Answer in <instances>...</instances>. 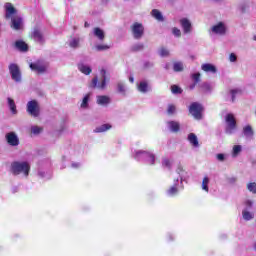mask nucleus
<instances>
[{"label":"nucleus","mask_w":256,"mask_h":256,"mask_svg":"<svg viewBox=\"0 0 256 256\" xmlns=\"http://www.w3.org/2000/svg\"><path fill=\"white\" fill-rule=\"evenodd\" d=\"M5 8V19H11L10 27L14 31H21L23 29V18L21 16H13L17 15V9L11 2H7L4 6Z\"/></svg>","instance_id":"f257e3e1"},{"label":"nucleus","mask_w":256,"mask_h":256,"mask_svg":"<svg viewBox=\"0 0 256 256\" xmlns=\"http://www.w3.org/2000/svg\"><path fill=\"white\" fill-rule=\"evenodd\" d=\"M11 171L13 175H21L23 173L25 177H29L31 166L27 162L14 161L11 163Z\"/></svg>","instance_id":"f03ea898"},{"label":"nucleus","mask_w":256,"mask_h":256,"mask_svg":"<svg viewBox=\"0 0 256 256\" xmlns=\"http://www.w3.org/2000/svg\"><path fill=\"white\" fill-rule=\"evenodd\" d=\"M101 75L103 77L101 83L98 84L99 83V78L97 76L94 77L92 79L90 85H89L90 89H101V90H103V89H105V87H107V76H106L107 71H105V69H102L101 70Z\"/></svg>","instance_id":"7ed1b4c3"},{"label":"nucleus","mask_w":256,"mask_h":256,"mask_svg":"<svg viewBox=\"0 0 256 256\" xmlns=\"http://www.w3.org/2000/svg\"><path fill=\"white\" fill-rule=\"evenodd\" d=\"M226 128L225 133L228 135H232L233 131L237 129V120L235 119V115L228 113L225 116Z\"/></svg>","instance_id":"20e7f679"},{"label":"nucleus","mask_w":256,"mask_h":256,"mask_svg":"<svg viewBox=\"0 0 256 256\" xmlns=\"http://www.w3.org/2000/svg\"><path fill=\"white\" fill-rule=\"evenodd\" d=\"M130 29L134 39L136 40L143 39V35H145V26H143V23L134 22L130 26Z\"/></svg>","instance_id":"39448f33"},{"label":"nucleus","mask_w":256,"mask_h":256,"mask_svg":"<svg viewBox=\"0 0 256 256\" xmlns=\"http://www.w3.org/2000/svg\"><path fill=\"white\" fill-rule=\"evenodd\" d=\"M189 113L198 121L203 119V105L198 102H193L189 107Z\"/></svg>","instance_id":"423d86ee"},{"label":"nucleus","mask_w":256,"mask_h":256,"mask_svg":"<svg viewBox=\"0 0 256 256\" xmlns=\"http://www.w3.org/2000/svg\"><path fill=\"white\" fill-rule=\"evenodd\" d=\"M8 69L12 80L16 83H21V69L19 68V65H17L16 63H11L8 66Z\"/></svg>","instance_id":"0eeeda50"},{"label":"nucleus","mask_w":256,"mask_h":256,"mask_svg":"<svg viewBox=\"0 0 256 256\" xmlns=\"http://www.w3.org/2000/svg\"><path fill=\"white\" fill-rule=\"evenodd\" d=\"M27 113H29V115H31L32 117H39L41 109L37 100H32L27 103Z\"/></svg>","instance_id":"6e6552de"},{"label":"nucleus","mask_w":256,"mask_h":256,"mask_svg":"<svg viewBox=\"0 0 256 256\" xmlns=\"http://www.w3.org/2000/svg\"><path fill=\"white\" fill-rule=\"evenodd\" d=\"M30 69L38 73V75H43L47 72V65L42 64L41 61L30 63Z\"/></svg>","instance_id":"1a4fd4ad"},{"label":"nucleus","mask_w":256,"mask_h":256,"mask_svg":"<svg viewBox=\"0 0 256 256\" xmlns=\"http://www.w3.org/2000/svg\"><path fill=\"white\" fill-rule=\"evenodd\" d=\"M34 41L40 43V45H44L45 38L43 37V32L39 28H34L31 34Z\"/></svg>","instance_id":"9d476101"},{"label":"nucleus","mask_w":256,"mask_h":256,"mask_svg":"<svg viewBox=\"0 0 256 256\" xmlns=\"http://www.w3.org/2000/svg\"><path fill=\"white\" fill-rule=\"evenodd\" d=\"M6 141L8 145H11V147H17V145H19V137H17V134H15V132L7 133Z\"/></svg>","instance_id":"9b49d317"},{"label":"nucleus","mask_w":256,"mask_h":256,"mask_svg":"<svg viewBox=\"0 0 256 256\" xmlns=\"http://www.w3.org/2000/svg\"><path fill=\"white\" fill-rule=\"evenodd\" d=\"M212 33H215V35H225V33H227L225 23L219 22L218 24L212 26Z\"/></svg>","instance_id":"f8f14e48"},{"label":"nucleus","mask_w":256,"mask_h":256,"mask_svg":"<svg viewBox=\"0 0 256 256\" xmlns=\"http://www.w3.org/2000/svg\"><path fill=\"white\" fill-rule=\"evenodd\" d=\"M15 47L22 53H27V51H29V45H27V43H25L23 40H17L15 42Z\"/></svg>","instance_id":"ddd939ff"},{"label":"nucleus","mask_w":256,"mask_h":256,"mask_svg":"<svg viewBox=\"0 0 256 256\" xmlns=\"http://www.w3.org/2000/svg\"><path fill=\"white\" fill-rule=\"evenodd\" d=\"M181 27L184 33H191V21L187 18H182L180 20Z\"/></svg>","instance_id":"4468645a"},{"label":"nucleus","mask_w":256,"mask_h":256,"mask_svg":"<svg viewBox=\"0 0 256 256\" xmlns=\"http://www.w3.org/2000/svg\"><path fill=\"white\" fill-rule=\"evenodd\" d=\"M201 69L202 71H205V73H217V67H215L213 64H202Z\"/></svg>","instance_id":"2eb2a0df"},{"label":"nucleus","mask_w":256,"mask_h":256,"mask_svg":"<svg viewBox=\"0 0 256 256\" xmlns=\"http://www.w3.org/2000/svg\"><path fill=\"white\" fill-rule=\"evenodd\" d=\"M96 103L98 105H109V103H111V98L106 95L97 96Z\"/></svg>","instance_id":"dca6fc26"},{"label":"nucleus","mask_w":256,"mask_h":256,"mask_svg":"<svg viewBox=\"0 0 256 256\" xmlns=\"http://www.w3.org/2000/svg\"><path fill=\"white\" fill-rule=\"evenodd\" d=\"M168 126L170 128V131H172V133H179L181 129V125L177 121H169Z\"/></svg>","instance_id":"f3484780"},{"label":"nucleus","mask_w":256,"mask_h":256,"mask_svg":"<svg viewBox=\"0 0 256 256\" xmlns=\"http://www.w3.org/2000/svg\"><path fill=\"white\" fill-rule=\"evenodd\" d=\"M188 141L192 147H199V139L195 133L188 134Z\"/></svg>","instance_id":"a211bd4d"},{"label":"nucleus","mask_w":256,"mask_h":256,"mask_svg":"<svg viewBox=\"0 0 256 256\" xmlns=\"http://www.w3.org/2000/svg\"><path fill=\"white\" fill-rule=\"evenodd\" d=\"M94 37H97L99 41H104L105 40V31H103L99 27L94 28Z\"/></svg>","instance_id":"6ab92c4d"},{"label":"nucleus","mask_w":256,"mask_h":256,"mask_svg":"<svg viewBox=\"0 0 256 256\" xmlns=\"http://www.w3.org/2000/svg\"><path fill=\"white\" fill-rule=\"evenodd\" d=\"M144 49H145V44H143V43H136L130 47L131 53H139V52L143 51Z\"/></svg>","instance_id":"aec40b11"},{"label":"nucleus","mask_w":256,"mask_h":256,"mask_svg":"<svg viewBox=\"0 0 256 256\" xmlns=\"http://www.w3.org/2000/svg\"><path fill=\"white\" fill-rule=\"evenodd\" d=\"M138 91H140V93H147V91H149V83H147V81L140 82L138 85Z\"/></svg>","instance_id":"412c9836"},{"label":"nucleus","mask_w":256,"mask_h":256,"mask_svg":"<svg viewBox=\"0 0 256 256\" xmlns=\"http://www.w3.org/2000/svg\"><path fill=\"white\" fill-rule=\"evenodd\" d=\"M111 124H103L99 127H97L95 130H94V133H105V131H109V129H111Z\"/></svg>","instance_id":"4be33fe9"},{"label":"nucleus","mask_w":256,"mask_h":256,"mask_svg":"<svg viewBox=\"0 0 256 256\" xmlns=\"http://www.w3.org/2000/svg\"><path fill=\"white\" fill-rule=\"evenodd\" d=\"M151 15H152V17H154V19H156L157 21H164L163 14H161V11H159L158 9H153V10L151 11Z\"/></svg>","instance_id":"5701e85b"},{"label":"nucleus","mask_w":256,"mask_h":256,"mask_svg":"<svg viewBox=\"0 0 256 256\" xmlns=\"http://www.w3.org/2000/svg\"><path fill=\"white\" fill-rule=\"evenodd\" d=\"M8 105L10 107L11 113H13V115H17V105H15V100L8 98Z\"/></svg>","instance_id":"b1692460"},{"label":"nucleus","mask_w":256,"mask_h":256,"mask_svg":"<svg viewBox=\"0 0 256 256\" xmlns=\"http://www.w3.org/2000/svg\"><path fill=\"white\" fill-rule=\"evenodd\" d=\"M91 97V93H88L84 96L83 100H82V103L80 105V107L82 109H87L89 107V99Z\"/></svg>","instance_id":"393cba45"},{"label":"nucleus","mask_w":256,"mask_h":256,"mask_svg":"<svg viewBox=\"0 0 256 256\" xmlns=\"http://www.w3.org/2000/svg\"><path fill=\"white\" fill-rule=\"evenodd\" d=\"M243 134L245 137H253L254 132H253V127L251 125H247L243 128Z\"/></svg>","instance_id":"a878e982"},{"label":"nucleus","mask_w":256,"mask_h":256,"mask_svg":"<svg viewBox=\"0 0 256 256\" xmlns=\"http://www.w3.org/2000/svg\"><path fill=\"white\" fill-rule=\"evenodd\" d=\"M184 69L185 67L183 66V62H174L173 70L175 71V73H181V71H183Z\"/></svg>","instance_id":"bb28decb"},{"label":"nucleus","mask_w":256,"mask_h":256,"mask_svg":"<svg viewBox=\"0 0 256 256\" xmlns=\"http://www.w3.org/2000/svg\"><path fill=\"white\" fill-rule=\"evenodd\" d=\"M79 71H81V73H83L84 75H91V67L89 66H85L83 64L78 66Z\"/></svg>","instance_id":"cd10ccee"},{"label":"nucleus","mask_w":256,"mask_h":256,"mask_svg":"<svg viewBox=\"0 0 256 256\" xmlns=\"http://www.w3.org/2000/svg\"><path fill=\"white\" fill-rule=\"evenodd\" d=\"M202 189L209 193V177L205 176L202 180Z\"/></svg>","instance_id":"c85d7f7f"},{"label":"nucleus","mask_w":256,"mask_h":256,"mask_svg":"<svg viewBox=\"0 0 256 256\" xmlns=\"http://www.w3.org/2000/svg\"><path fill=\"white\" fill-rule=\"evenodd\" d=\"M81 42V39L79 38H73L70 43H69V47H71L72 49H77V47H79V43Z\"/></svg>","instance_id":"c756f323"},{"label":"nucleus","mask_w":256,"mask_h":256,"mask_svg":"<svg viewBox=\"0 0 256 256\" xmlns=\"http://www.w3.org/2000/svg\"><path fill=\"white\" fill-rule=\"evenodd\" d=\"M171 92L174 95H181V93H183V89H181V87L177 86V85H172L171 86Z\"/></svg>","instance_id":"7c9ffc66"},{"label":"nucleus","mask_w":256,"mask_h":256,"mask_svg":"<svg viewBox=\"0 0 256 256\" xmlns=\"http://www.w3.org/2000/svg\"><path fill=\"white\" fill-rule=\"evenodd\" d=\"M242 216L245 221H251V219H253V214L246 210L242 212Z\"/></svg>","instance_id":"2f4dec72"},{"label":"nucleus","mask_w":256,"mask_h":256,"mask_svg":"<svg viewBox=\"0 0 256 256\" xmlns=\"http://www.w3.org/2000/svg\"><path fill=\"white\" fill-rule=\"evenodd\" d=\"M96 51H107L108 49H111V46L107 44H99L95 47Z\"/></svg>","instance_id":"473e14b6"},{"label":"nucleus","mask_w":256,"mask_h":256,"mask_svg":"<svg viewBox=\"0 0 256 256\" xmlns=\"http://www.w3.org/2000/svg\"><path fill=\"white\" fill-rule=\"evenodd\" d=\"M179 193V189L177 188V185L171 186L168 190V195H171L173 197L174 195H177Z\"/></svg>","instance_id":"72a5a7b5"},{"label":"nucleus","mask_w":256,"mask_h":256,"mask_svg":"<svg viewBox=\"0 0 256 256\" xmlns=\"http://www.w3.org/2000/svg\"><path fill=\"white\" fill-rule=\"evenodd\" d=\"M247 189H248V191H250V193L256 194V183L255 182L248 183Z\"/></svg>","instance_id":"f704fd0d"},{"label":"nucleus","mask_w":256,"mask_h":256,"mask_svg":"<svg viewBox=\"0 0 256 256\" xmlns=\"http://www.w3.org/2000/svg\"><path fill=\"white\" fill-rule=\"evenodd\" d=\"M191 77L195 84H197L201 81V73H199V72L192 74Z\"/></svg>","instance_id":"c9c22d12"},{"label":"nucleus","mask_w":256,"mask_h":256,"mask_svg":"<svg viewBox=\"0 0 256 256\" xmlns=\"http://www.w3.org/2000/svg\"><path fill=\"white\" fill-rule=\"evenodd\" d=\"M117 90H118V93L125 95V84H123V82H119L117 84Z\"/></svg>","instance_id":"e433bc0d"},{"label":"nucleus","mask_w":256,"mask_h":256,"mask_svg":"<svg viewBox=\"0 0 256 256\" xmlns=\"http://www.w3.org/2000/svg\"><path fill=\"white\" fill-rule=\"evenodd\" d=\"M160 57H169V50H167L165 47L160 48L159 51Z\"/></svg>","instance_id":"4c0bfd02"},{"label":"nucleus","mask_w":256,"mask_h":256,"mask_svg":"<svg viewBox=\"0 0 256 256\" xmlns=\"http://www.w3.org/2000/svg\"><path fill=\"white\" fill-rule=\"evenodd\" d=\"M31 131L34 135H39V133H41V131H43V128L39 127V126H33L31 128Z\"/></svg>","instance_id":"58836bf2"},{"label":"nucleus","mask_w":256,"mask_h":256,"mask_svg":"<svg viewBox=\"0 0 256 256\" xmlns=\"http://www.w3.org/2000/svg\"><path fill=\"white\" fill-rule=\"evenodd\" d=\"M175 111H176L175 105L169 104L168 109H167L168 115H173V113H175Z\"/></svg>","instance_id":"ea45409f"},{"label":"nucleus","mask_w":256,"mask_h":256,"mask_svg":"<svg viewBox=\"0 0 256 256\" xmlns=\"http://www.w3.org/2000/svg\"><path fill=\"white\" fill-rule=\"evenodd\" d=\"M230 93L232 95V103H235V95H237V93H241V90L233 89V90H230Z\"/></svg>","instance_id":"a19ab883"},{"label":"nucleus","mask_w":256,"mask_h":256,"mask_svg":"<svg viewBox=\"0 0 256 256\" xmlns=\"http://www.w3.org/2000/svg\"><path fill=\"white\" fill-rule=\"evenodd\" d=\"M241 153V145H235L233 147V155H239Z\"/></svg>","instance_id":"79ce46f5"},{"label":"nucleus","mask_w":256,"mask_h":256,"mask_svg":"<svg viewBox=\"0 0 256 256\" xmlns=\"http://www.w3.org/2000/svg\"><path fill=\"white\" fill-rule=\"evenodd\" d=\"M172 33H173V35H175V37H181V30L177 27H174L172 29Z\"/></svg>","instance_id":"37998d69"},{"label":"nucleus","mask_w":256,"mask_h":256,"mask_svg":"<svg viewBox=\"0 0 256 256\" xmlns=\"http://www.w3.org/2000/svg\"><path fill=\"white\" fill-rule=\"evenodd\" d=\"M162 165H164V167H168V169H171V161L169 159H164Z\"/></svg>","instance_id":"c03bdc74"},{"label":"nucleus","mask_w":256,"mask_h":256,"mask_svg":"<svg viewBox=\"0 0 256 256\" xmlns=\"http://www.w3.org/2000/svg\"><path fill=\"white\" fill-rule=\"evenodd\" d=\"M202 89L207 92V91H211V85H209L208 83H204L202 84Z\"/></svg>","instance_id":"a18cd8bd"},{"label":"nucleus","mask_w":256,"mask_h":256,"mask_svg":"<svg viewBox=\"0 0 256 256\" xmlns=\"http://www.w3.org/2000/svg\"><path fill=\"white\" fill-rule=\"evenodd\" d=\"M229 61H231V63H235V61H237V55H235V53H231L229 56Z\"/></svg>","instance_id":"49530a36"},{"label":"nucleus","mask_w":256,"mask_h":256,"mask_svg":"<svg viewBox=\"0 0 256 256\" xmlns=\"http://www.w3.org/2000/svg\"><path fill=\"white\" fill-rule=\"evenodd\" d=\"M216 158L218 159V161H225V154H217Z\"/></svg>","instance_id":"de8ad7c7"},{"label":"nucleus","mask_w":256,"mask_h":256,"mask_svg":"<svg viewBox=\"0 0 256 256\" xmlns=\"http://www.w3.org/2000/svg\"><path fill=\"white\" fill-rule=\"evenodd\" d=\"M150 67H153V63H151V62L144 63V69H149Z\"/></svg>","instance_id":"09e8293b"},{"label":"nucleus","mask_w":256,"mask_h":256,"mask_svg":"<svg viewBox=\"0 0 256 256\" xmlns=\"http://www.w3.org/2000/svg\"><path fill=\"white\" fill-rule=\"evenodd\" d=\"M246 207H253V202L251 200H247L245 202Z\"/></svg>","instance_id":"8fccbe9b"},{"label":"nucleus","mask_w":256,"mask_h":256,"mask_svg":"<svg viewBox=\"0 0 256 256\" xmlns=\"http://www.w3.org/2000/svg\"><path fill=\"white\" fill-rule=\"evenodd\" d=\"M149 157L151 159V164L153 165L155 163V155L150 154Z\"/></svg>","instance_id":"3c124183"},{"label":"nucleus","mask_w":256,"mask_h":256,"mask_svg":"<svg viewBox=\"0 0 256 256\" xmlns=\"http://www.w3.org/2000/svg\"><path fill=\"white\" fill-rule=\"evenodd\" d=\"M242 13H245L247 11V6L243 5L241 6Z\"/></svg>","instance_id":"603ef678"},{"label":"nucleus","mask_w":256,"mask_h":256,"mask_svg":"<svg viewBox=\"0 0 256 256\" xmlns=\"http://www.w3.org/2000/svg\"><path fill=\"white\" fill-rule=\"evenodd\" d=\"M129 81H130V83H134L135 79L133 78V76L129 77Z\"/></svg>","instance_id":"864d4df0"},{"label":"nucleus","mask_w":256,"mask_h":256,"mask_svg":"<svg viewBox=\"0 0 256 256\" xmlns=\"http://www.w3.org/2000/svg\"><path fill=\"white\" fill-rule=\"evenodd\" d=\"M197 84H195V82L192 84V85H190V89L191 90H193V89H195V86H196Z\"/></svg>","instance_id":"5fc2aeb1"},{"label":"nucleus","mask_w":256,"mask_h":256,"mask_svg":"<svg viewBox=\"0 0 256 256\" xmlns=\"http://www.w3.org/2000/svg\"><path fill=\"white\" fill-rule=\"evenodd\" d=\"M84 27H85V28L89 27L88 22H85V23H84Z\"/></svg>","instance_id":"6e6d98bb"},{"label":"nucleus","mask_w":256,"mask_h":256,"mask_svg":"<svg viewBox=\"0 0 256 256\" xmlns=\"http://www.w3.org/2000/svg\"><path fill=\"white\" fill-rule=\"evenodd\" d=\"M253 41H256V35L253 36Z\"/></svg>","instance_id":"4d7b16f0"}]
</instances>
